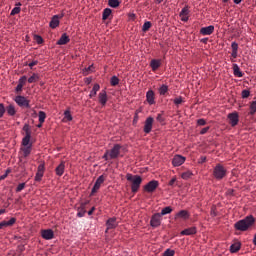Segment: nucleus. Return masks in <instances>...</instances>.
<instances>
[{
	"label": "nucleus",
	"mask_w": 256,
	"mask_h": 256,
	"mask_svg": "<svg viewBox=\"0 0 256 256\" xmlns=\"http://www.w3.org/2000/svg\"><path fill=\"white\" fill-rule=\"evenodd\" d=\"M94 65H89L87 68L84 69V75H89V73H93Z\"/></svg>",
	"instance_id": "49530a36"
},
{
	"label": "nucleus",
	"mask_w": 256,
	"mask_h": 256,
	"mask_svg": "<svg viewBox=\"0 0 256 256\" xmlns=\"http://www.w3.org/2000/svg\"><path fill=\"white\" fill-rule=\"evenodd\" d=\"M176 216L178 218H182V219H188L189 218L187 210H180Z\"/></svg>",
	"instance_id": "473e14b6"
},
{
	"label": "nucleus",
	"mask_w": 256,
	"mask_h": 256,
	"mask_svg": "<svg viewBox=\"0 0 256 256\" xmlns=\"http://www.w3.org/2000/svg\"><path fill=\"white\" fill-rule=\"evenodd\" d=\"M39 81V74L33 73V75L28 78V83H36Z\"/></svg>",
	"instance_id": "c9c22d12"
},
{
	"label": "nucleus",
	"mask_w": 256,
	"mask_h": 256,
	"mask_svg": "<svg viewBox=\"0 0 256 256\" xmlns=\"http://www.w3.org/2000/svg\"><path fill=\"white\" fill-rule=\"evenodd\" d=\"M241 246H242V243L240 241H236L234 242L233 244H231L230 246V252L231 253H237L240 251L241 249Z\"/></svg>",
	"instance_id": "b1692460"
},
{
	"label": "nucleus",
	"mask_w": 256,
	"mask_h": 256,
	"mask_svg": "<svg viewBox=\"0 0 256 256\" xmlns=\"http://www.w3.org/2000/svg\"><path fill=\"white\" fill-rule=\"evenodd\" d=\"M215 32L214 25H209L208 27H203L200 29V34L204 36H210Z\"/></svg>",
	"instance_id": "2eb2a0df"
},
{
	"label": "nucleus",
	"mask_w": 256,
	"mask_h": 256,
	"mask_svg": "<svg viewBox=\"0 0 256 256\" xmlns=\"http://www.w3.org/2000/svg\"><path fill=\"white\" fill-rule=\"evenodd\" d=\"M255 224V217L248 215L247 217L240 219V221L234 224V228L238 231L245 232L253 227Z\"/></svg>",
	"instance_id": "f257e3e1"
},
{
	"label": "nucleus",
	"mask_w": 256,
	"mask_h": 256,
	"mask_svg": "<svg viewBox=\"0 0 256 256\" xmlns=\"http://www.w3.org/2000/svg\"><path fill=\"white\" fill-rule=\"evenodd\" d=\"M238 51H232L233 59H237Z\"/></svg>",
	"instance_id": "69168bd1"
},
{
	"label": "nucleus",
	"mask_w": 256,
	"mask_h": 256,
	"mask_svg": "<svg viewBox=\"0 0 256 256\" xmlns=\"http://www.w3.org/2000/svg\"><path fill=\"white\" fill-rule=\"evenodd\" d=\"M64 118L67 119V121H72L73 117H72L71 112L69 110H66L64 112Z\"/></svg>",
	"instance_id": "de8ad7c7"
},
{
	"label": "nucleus",
	"mask_w": 256,
	"mask_h": 256,
	"mask_svg": "<svg viewBox=\"0 0 256 256\" xmlns=\"http://www.w3.org/2000/svg\"><path fill=\"white\" fill-rule=\"evenodd\" d=\"M41 236L43 239L52 240L54 238V232L52 229L42 230Z\"/></svg>",
	"instance_id": "a211bd4d"
},
{
	"label": "nucleus",
	"mask_w": 256,
	"mask_h": 256,
	"mask_svg": "<svg viewBox=\"0 0 256 256\" xmlns=\"http://www.w3.org/2000/svg\"><path fill=\"white\" fill-rule=\"evenodd\" d=\"M38 63H39V61L35 60V61L30 62V63L28 64V66H29L31 69H33V67H34V66H37Z\"/></svg>",
	"instance_id": "13d9d810"
},
{
	"label": "nucleus",
	"mask_w": 256,
	"mask_h": 256,
	"mask_svg": "<svg viewBox=\"0 0 256 256\" xmlns=\"http://www.w3.org/2000/svg\"><path fill=\"white\" fill-rule=\"evenodd\" d=\"M253 244L256 246V234L254 235Z\"/></svg>",
	"instance_id": "774afa93"
},
{
	"label": "nucleus",
	"mask_w": 256,
	"mask_h": 256,
	"mask_svg": "<svg viewBox=\"0 0 256 256\" xmlns=\"http://www.w3.org/2000/svg\"><path fill=\"white\" fill-rule=\"evenodd\" d=\"M6 112L10 116H14L16 114V109L14 105H8L6 108Z\"/></svg>",
	"instance_id": "7c9ffc66"
},
{
	"label": "nucleus",
	"mask_w": 256,
	"mask_h": 256,
	"mask_svg": "<svg viewBox=\"0 0 256 256\" xmlns=\"http://www.w3.org/2000/svg\"><path fill=\"white\" fill-rule=\"evenodd\" d=\"M38 117H39V123L43 124L46 121L47 114L44 111H39Z\"/></svg>",
	"instance_id": "2f4dec72"
},
{
	"label": "nucleus",
	"mask_w": 256,
	"mask_h": 256,
	"mask_svg": "<svg viewBox=\"0 0 256 256\" xmlns=\"http://www.w3.org/2000/svg\"><path fill=\"white\" fill-rule=\"evenodd\" d=\"M25 189V183H20L16 188V193H20L22 190Z\"/></svg>",
	"instance_id": "8fccbe9b"
},
{
	"label": "nucleus",
	"mask_w": 256,
	"mask_h": 256,
	"mask_svg": "<svg viewBox=\"0 0 256 256\" xmlns=\"http://www.w3.org/2000/svg\"><path fill=\"white\" fill-rule=\"evenodd\" d=\"M250 115H255L256 114V101H253L251 104H250V112H249Z\"/></svg>",
	"instance_id": "c03bdc74"
},
{
	"label": "nucleus",
	"mask_w": 256,
	"mask_h": 256,
	"mask_svg": "<svg viewBox=\"0 0 256 256\" xmlns=\"http://www.w3.org/2000/svg\"><path fill=\"white\" fill-rule=\"evenodd\" d=\"M172 212H173L172 207L168 206V207H165V208L162 209L160 215H161V216H164V215L170 214V213H172Z\"/></svg>",
	"instance_id": "a19ab883"
},
{
	"label": "nucleus",
	"mask_w": 256,
	"mask_h": 256,
	"mask_svg": "<svg viewBox=\"0 0 256 256\" xmlns=\"http://www.w3.org/2000/svg\"><path fill=\"white\" fill-rule=\"evenodd\" d=\"M119 84V78L116 76H112L111 78V85L112 86H117Z\"/></svg>",
	"instance_id": "09e8293b"
},
{
	"label": "nucleus",
	"mask_w": 256,
	"mask_h": 256,
	"mask_svg": "<svg viewBox=\"0 0 256 256\" xmlns=\"http://www.w3.org/2000/svg\"><path fill=\"white\" fill-rule=\"evenodd\" d=\"M122 146L120 144H115L111 150H106V153L103 156L105 161L109 159H117L121 153Z\"/></svg>",
	"instance_id": "7ed1b4c3"
},
{
	"label": "nucleus",
	"mask_w": 256,
	"mask_h": 256,
	"mask_svg": "<svg viewBox=\"0 0 256 256\" xmlns=\"http://www.w3.org/2000/svg\"><path fill=\"white\" fill-rule=\"evenodd\" d=\"M209 41V38H203L201 39V42L204 43V44H207Z\"/></svg>",
	"instance_id": "338daca9"
},
{
	"label": "nucleus",
	"mask_w": 256,
	"mask_h": 256,
	"mask_svg": "<svg viewBox=\"0 0 256 256\" xmlns=\"http://www.w3.org/2000/svg\"><path fill=\"white\" fill-rule=\"evenodd\" d=\"M161 216L162 215L159 214V213H157V214L152 216L151 221H150L151 227L157 228V227L160 226V224H161Z\"/></svg>",
	"instance_id": "ddd939ff"
},
{
	"label": "nucleus",
	"mask_w": 256,
	"mask_h": 256,
	"mask_svg": "<svg viewBox=\"0 0 256 256\" xmlns=\"http://www.w3.org/2000/svg\"><path fill=\"white\" fill-rule=\"evenodd\" d=\"M173 102H174V105H176L178 107L181 105V103L185 102V100L182 96H178V97L174 98Z\"/></svg>",
	"instance_id": "4c0bfd02"
},
{
	"label": "nucleus",
	"mask_w": 256,
	"mask_h": 256,
	"mask_svg": "<svg viewBox=\"0 0 256 256\" xmlns=\"http://www.w3.org/2000/svg\"><path fill=\"white\" fill-rule=\"evenodd\" d=\"M152 27V23L150 21H146L142 26V31L144 33L148 32V30Z\"/></svg>",
	"instance_id": "ea45409f"
},
{
	"label": "nucleus",
	"mask_w": 256,
	"mask_h": 256,
	"mask_svg": "<svg viewBox=\"0 0 256 256\" xmlns=\"http://www.w3.org/2000/svg\"><path fill=\"white\" fill-rule=\"evenodd\" d=\"M70 42V38L67 36V33H63L61 38L57 41L58 45H66Z\"/></svg>",
	"instance_id": "bb28decb"
},
{
	"label": "nucleus",
	"mask_w": 256,
	"mask_h": 256,
	"mask_svg": "<svg viewBox=\"0 0 256 256\" xmlns=\"http://www.w3.org/2000/svg\"><path fill=\"white\" fill-rule=\"evenodd\" d=\"M26 82H27V77L26 76L20 77L18 85L16 86V89H15L16 92H22L23 87L25 86Z\"/></svg>",
	"instance_id": "aec40b11"
},
{
	"label": "nucleus",
	"mask_w": 256,
	"mask_h": 256,
	"mask_svg": "<svg viewBox=\"0 0 256 256\" xmlns=\"http://www.w3.org/2000/svg\"><path fill=\"white\" fill-rule=\"evenodd\" d=\"M105 179H106V177L104 175H101L97 178V181L95 182V184L92 188L91 196H94L97 193V191L103 185V182L105 181Z\"/></svg>",
	"instance_id": "423d86ee"
},
{
	"label": "nucleus",
	"mask_w": 256,
	"mask_h": 256,
	"mask_svg": "<svg viewBox=\"0 0 256 256\" xmlns=\"http://www.w3.org/2000/svg\"><path fill=\"white\" fill-rule=\"evenodd\" d=\"M227 175V169L221 165V164H217L214 169H213V177L216 180H223V178H225Z\"/></svg>",
	"instance_id": "20e7f679"
},
{
	"label": "nucleus",
	"mask_w": 256,
	"mask_h": 256,
	"mask_svg": "<svg viewBox=\"0 0 256 256\" xmlns=\"http://www.w3.org/2000/svg\"><path fill=\"white\" fill-rule=\"evenodd\" d=\"M117 226V219L112 217V218H109L106 222V227H107V230H111V229H115Z\"/></svg>",
	"instance_id": "412c9836"
},
{
	"label": "nucleus",
	"mask_w": 256,
	"mask_h": 256,
	"mask_svg": "<svg viewBox=\"0 0 256 256\" xmlns=\"http://www.w3.org/2000/svg\"><path fill=\"white\" fill-rule=\"evenodd\" d=\"M195 234H197V229L195 226L188 227L187 229H184L183 231H181L182 236H192Z\"/></svg>",
	"instance_id": "6ab92c4d"
},
{
	"label": "nucleus",
	"mask_w": 256,
	"mask_h": 256,
	"mask_svg": "<svg viewBox=\"0 0 256 256\" xmlns=\"http://www.w3.org/2000/svg\"><path fill=\"white\" fill-rule=\"evenodd\" d=\"M209 130H210V127H209V126L204 127V128L201 129L200 134H201V135H204V134H206L207 131H209Z\"/></svg>",
	"instance_id": "4d7b16f0"
},
{
	"label": "nucleus",
	"mask_w": 256,
	"mask_h": 256,
	"mask_svg": "<svg viewBox=\"0 0 256 256\" xmlns=\"http://www.w3.org/2000/svg\"><path fill=\"white\" fill-rule=\"evenodd\" d=\"M100 90V85L99 84H95L91 90V93L89 95L90 98H94L96 97L97 92Z\"/></svg>",
	"instance_id": "c756f323"
},
{
	"label": "nucleus",
	"mask_w": 256,
	"mask_h": 256,
	"mask_svg": "<svg viewBox=\"0 0 256 256\" xmlns=\"http://www.w3.org/2000/svg\"><path fill=\"white\" fill-rule=\"evenodd\" d=\"M231 47H232V51H237V52H238V44H237L236 41H233V42H232Z\"/></svg>",
	"instance_id": "5fc2aeb1"
},
{
	"label": "nucleus",
	"mask_w": 256,
	"mask_h": 256,
	"mask_svg": "<svg viewBox=\"0 0 256 256\" xmlns=\"http://www.w3.org/2000/svg\"><path fill=\"white\" fill-rule=\"evenodd\" d=\"M5 113V108L3 104H0V118L3 117V114Z\"/></svg>",
	"instance_id": "bf43d9fd"
},
{
	"label": "nucleus",
	"mask_w": 256,
	"mask_h": 256,
	"mask_svg": "<svg viewBox=\"0 0 256 256\" xmlns=\"http://www.w3.org/2000/svg\"><path fill=\"white\" fill-rule=\"evenodd\" d=\"M227 118L229 119V124L234 127L239 123V116L237 112L229 113Z\"/></svg>",
	"instance_id": "9b49d317"
},
{
	"label": "nucleus",
	"mask_w": 256,
	"mask_h": 256,
	"mask_svg": "<svg viewBox=\"0 0 256 256\" xmlns=\"http://www.w3.org/2000/svg\"><path fill=\"white\" fill-rule=\"evenodd\" d=\"M17 219L15 217L10 218L9 221H2L0 222V230L7 228V227H12L16 223Z\"/></svg>",
	"instance_id": "f3484780"
},
{
	"label": "nucleus",
	"mask_w": 256,
	"mask_h": 256,
	"mask_svg": "<svg viewBox=\"0 0 256 256\" xmlns=\"http://www.w3.org/2000/svg\"><path fill=\"white\" fill-rule=\"evenodd\" d=\"M32 135H25L22 139V146L28 147L30 146V141H31Z\"/></svg>",
	"instance_id": "c85d7f7f"
},
{
	"label": "nucleus",
	"mask_w": 256,
	"mask_h": 256,
	"mask_svg": "<svg viewBox=\"0 0 256 256\" xmlns=\"http://www.w3.org/2000/svg\"><path fill=\"white\" fill-rule=\"evenodd\" d=\"M34 40L37 44H42L44 42L43 38L39 35L34 36Z\"/></svg>",
	"instance_id": "3c124183"
},
{
	"label": "nucleus",
	"mask_w": 256,
	"mask_h": 256,
	"mask_svg": "<svg viewBox=\"0 0 256 256\" xmlns=\"http://www.w3.org/2000/svg\"><path fill=\"white\" fill-rule=\"evenodd\" d=\"M21 151H22V156L24 158L29 157L32 153V144H30L28 146H24L23 148H21Z\"/></svg>",
	"instance_id": "5701e85b"
},
{
	"label": "nucleus",
	"mask_w": 256,
	"mask_h": 256,
	"mask_svg": "<svg viewBox=\"0 0 256 256\" xmlns=\"http://www.w3.org/2000/svg\"><path fill=\"white\" fill-rule=\"evenodd\" d=\"M211 215L213 217L217 216V207L216 206H212V208H211Z\"/></svg>",
	"instance_id": "6e6d98bb"
},
{
	"label": "nucleus",
	"mask_w": 256,
	"mask_h": 256,
	"mask_svg": "<svg viewBox=\"0 0 256 256\" xmlns=\"http://www.w3.org/2000/svg\"><path fill=\"white\" fill-rule=\"evenodd\" d=\"M55 172L58 177H62V175L65 172V162L64 161H62L61 164L56 167Z\"/></svg>",
	"instance_id": "393cba45"
},
{
	"label": "nucleus",
	"mask_w": 256,
	"mask_h": 256,
	"mask_svg": "<svg viewBox=\"0 0 256 256\" xmlns=\"http://www.w3.org/2000/svg\"><path fill=\"white\" fill-rule=\"evenodd\" d=\"M98 102L101 104V106H106L108 102V95L106 90H101V92L98 94Z\"/></svg>",
	"instance_id": "f8f14e48"
},
{
	"label": "nucleus",
	"mask_w": 256,
	"mask_h": 256,
	"mask_svg": "<svg viewBox=\"0 0 256 256\" xmlns=\"http://www.w3.org/2000/svg\"><path fill=\"white\" fill-rule=\"evenodd\" d=\"M206 161H207V157H204V156L200 157V159H199V163H200V164H203V163H205Z\"/></svg>",
	"instance_id": "e2e57ef3"
},
{
	"label": "nucleus",
	"mask_w": 256,
	"mask_h": 256,
	"mask_svg": "<svg viewBox=\"0 0 256 256\" xmlns=\"http://www.w3.org/2000/svg\"><path fill=\"white\" fill-rule=\"evenodd\" d=\"M146 100L148 102V105H150V106L155 105V103H156V101H155V93L153 92L152 89L147 91Z\"/></svg>",
	"instance_id": "dca6fc26"
},
{
	"label": "nucleus",
	"mask_w": 256,
	"mask_h": 256,
	"mask_svg": "<svg viewBox=\"0 0 256 256\" xmlns=\"http://www.w3.org/2000/svg\"><path fill=\"white\" fill-rule=\"evenodd\" d=\"M160 66H161V60H156V59L151 60L150 67L152 68L153 71H156L157 69H159Z\"/></svg>",
	"instance_id": "cd10ccee"
},
{
	"label": "nucleus",
	"mask_w": 256,
	"mask_h": 256,
	"mask_svg": "<svg viewBox=\"0 0 256 256\" xmlns=\"http://www.w3.org/2000/svg\"><path fill=\"white\" fill-rule=\"evenodd\" d=\"M108 4H109V7L114 9L118 8L120 5L119 0H109Z\"/></svg>",
	"instance_id": "58836bf2"
},
{
	"label": "nucleus",
	"mask_w": 256,
	"mask_h": 256,
	"mask_svg": "<svg viewBox=\"0 0 256 256\" xmlns=\"http://www.w3.org/2000/svg\"><path fill=\"white\" fill-rule=\"evenodd\" d=\"M250 94H251L250 90L244 89V90H242V92H241V98H242V99H247V98L250 97Z\"/></svg>",
	"instance_id": "37998d69"
},
{
	"label": "nucleus",
	"mask_w": 256,
	"mask_h": 256,
	"mask_svg": "<svg viewBox=\"0 0 256 256\" xmlns=\"http://www.w3.org/2000/svg\"><path fill=\"white\" fill-rule=\"evenodd\" d=\"M193 176V173L190 170H187V172L182 173L181 177L184 180H188Z\"/></svg>",
	"instance_id": "79ce46f5"
},
{
	"label": "nucleus",
	"mask_w": 256,
	"mask_h": 256,
	"mask_svg": "<svg viewBox=\"0 0 256 256\" xmlns=\"http://www.w3.org/2000/svg\"><path fill=\"white\" fill-rule=\"evenodd\" d=\"M19 107L30 108V101L25 96L18 95L14 100Z\"/></svg>",
	"instance_id": "39448f33"
},
{
	"label": "nucleus",
	"mask_w": 256,
	"mask_h": 256,
	"mask_svg": "<svg viewBox=\"0 0 256 256\" xmlns=\"http://www.w3.org/2000/svg\"><path fill=\"white\" fill-rule=\"evenodd\" d=\"M64 17V14L54 15L49 22V27L52 29L57 28L60 25V19Z\"/></svg>",
	"instance_id": "6e6552de"
},
{
	"label": "nucleus",
	"mask_w": 256,
	"mask_h": 256,
	"mask_svg": "<svg viewBox=\"0 0 256 256\" xmlns=\"http://www.w3.org/2000/svg\"><path fill=\"white\" fill-rule=\"evenodd\" d=\"M126 180L131 182L132 193L136 194L139 191L143 179L139 175L126 174Z\"/></svg>",
	"instance_id": "f03ea898"
},
{
	"label": "nucleus",
	"mask_w": 256,
	"mask_h": 256,
	"mask_svg": "<svg viewBox=\"0 0 256 256\" xmlns=\"http://www.w3.org/2000/svg\"><path fill=\"white\" fill-rule=\"evenodd\" d=\"M86 214V210L85 209H80L79 211H78V218H83V216Z\"/></svg>",
	"instance_id": "864d4df0"
},
{
	"label": "nucleus",
	"mask_w": 256,
	"mask_h": 256,
	"mask_svg": "<svg viewBox=\"0 0 256 256\" xmlns=\"http://www.w3.org/2000/svg\"><path fill=\"white\" fill-rule=\"evenodd\" d=\"M176 182H177L176 177H173V178L170 180V182H169V186H170V187H174V185H175Z\"/></svg>",
	"instance_id": "052dcab7"
},
{
	"label": "nucleus",
	"mask_w": 256,
	"mask_h": 256,
	"mask_svg": "<svg viewBox=\"0 0 256 256\" xmlns=\"http://www.w3.org/2000/svg\"><path fill=\"white\" fill-rule=\"evenodd\" d=\"M156 119H157V121L160 122V123L164 122V118H163V116H162L161 113L157 114Z\"/></svg>",
	"instance_id": "680f3d73"
},
{
	"label": "nucleus",
	"mask_w": 256,
	"mask_h": 256,
	"mask_svg": "<svg viewBox=\"0 0 256 256\" xmlns=\"http://www.w3.org/2000/svg\"><path fill=\"white\" fill-rule=\"evenodd\" d=\"M185 161H186V158H185V157H182L181 155L176 154V156L172 159V164H173V166H175V167H179V166H181L182 164H184Z\"/></svg>",
	"instance_id": "4468645a"
},
{
	"label": "nucleus",
	"mask_w": 256,
	"mask_h": 256,
	"mask_svg": "<svg viewBox=\"0 0 256 256\" xmlns=\"http://www.w3.org/2000/svg\"><path fill=\"white\" fill-rule=\"evenodd\" d=\"M169 91V88L167 85H162L159 89L158 92L160 95H166L167 92Z\"/></svg>",
	"instance_id": "e433bc0d"
},
{
	"label": "nucleus",
	"mask_w": 256,
	"mask_h": 256,
	"mask_svg": "<svg viewBox=\"0 0 256 256\" xmlns=\"http://www.w3.org/2000/svg\"><path fill=\"white\" fill-rule=\"evenodd\" d=\"M21 3H17L16 4V7H14L13 9H12V11H11V16H16V14H18V13H20L21 12ZM19 6V7H18Z\"/></svg>",
	"instance_id": "72a5a7b5"
},
{
	"label": "nucleus",
	"mask_w": 256,
	"mask_h": 256,
	"mask_svg": "<svg viewBox=\"0 0 256 256\" xmlns=\"http://www.w3.org/2000/svg\"><path fill=\"white\" fill-rule=\"evenodd\" d=\"M23 131L25 132V135H32V130L30 128V125L28 124H25L23 126Z\"/></svg>",
	"instance_id": "a18cd8bd"
},
{
	"label": "nucleus",
	"mask_w": 256,
	"mask_h": 256,
	"mask_svg": "<svg viewBox=\"0 0 256 256\" xmlns=\"http://www.w3.org/2000/svg\"><path fill=\"white\" fill-rule=\"evenodd\" d=\"M197 124L198 126H205L207 124V121L205 119H198Z\"/></svg>",
	"instance_id": "603ef678"
},
{
	"label": "nucleus",
	"mask_w": 256,
	"mask_h": 256,
	"mask_svg": "<svg viewBox=\"0 0 256 256\" xmlns=\"http://www.w3.org/2000/svg\"><path fill=\"white\" fill-rule=\"evenodd\" d=\"M153 123H154V118L153 117H148L146 119V121L144 122L143 131L146 134H149L153 130Z\"/></svg>",
	"instance_id": "1a4fd4ad"
},
{
	"label": "nucleus",
	"mask_w": 256,
	"mask_h": 256,
	"mask_svg": "<svg viewBox=\"0 0 256 256\" xmlns=\"http://www.w3.org/2000/svg\"><path fill=\"white\" fill-rule=\"evenodd\" d=\"M44 173H45V164H40L37 168V173L34 177V180L36 182H40L44 177Z\"/></svg>",
	"instance_id": "9d476101"
},
{
	"label": "nucleus",
	"mask_w": 256,
	"mask_h": 256,
	"mask_svg": "<svg viewBox=\"0 0 256 256\" xmlns=\"http://www.w3.org/2000/svg\"><path fill=\"white\" fill-rule=\"evenodd\" d=\"M159 187V181H150L144 186V191L147 193H154V191Z\"/></svg>",
	"instance_id": "0eeeda50"
},
{
	"label": "nucleus",
	"mask_w": 256,
	"mask_h": 256,
	"mask_svg": "<svg viewBox=\"0 0 256 256\" xmlns=\"http://www.w3.org/2000/svg\"><path fill=\"white\" fill-rule=\"evenodd\" d=\"M95 211H96V207H92V208L88 211V215H92Z\"/></svg>",
	"instance_id": "0e129e2a"
},
{
	"label": "nucleus",
	"mask_w": 256,
	"mask_h": 256,
	"mask_svg": "<svg viewBox=\"0 0 256 256\" xmlns=\"http://www.w3.org/2000/svg\"><path fill=\"white\" fill-rule=\"evenodd\" d=\"M111 13H112L111 8H105L103 11L102 19L107 20Z\"/></svg>",
	"instance_id": "f704fd0d"
},
{
	"label": "nucleus",
	"mask_w": 256,
	"mask_h": 256,
	"mask_svg": "<svg viewBox=\"0 0 256 256\" xmlns=\"http://www.w3.org/2000/svg\"><path fill=\"white\" fill-rule=\"evenodd\" d=\"M188 14H189V7H188V6H185V7L182 9V11L180 12L179 16H180V18H181L182 21L187 22L188 19H189Z\"/></svg>",
	"instance_id": "4be33fe9"
},
{
	"label": "nucleus",
	"mask_w": 256,
	"mask_h": 256,
	"mask_svg": "<svg viewBox=\"0 0 256 256\" xmlns=\"http://www.w3.org/2000/svg\"><path fill=\"white\" fill-rule=\"evenodd\" d=\"M233 75L239 78L244 76V73L241 71L238 64H233Z\"/></svg>",
	"instance_id": "a878e982"
}]
</instances>
